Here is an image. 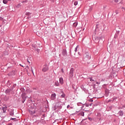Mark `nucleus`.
<instances>
[{
    "label": "nucleus",
    "mask_w": 125,
    "mask_h": 125,
    "mask_svg": "<svg viewBox=\"0 0 125 125\" xmlns=\"http://www.w3.org/2000/svg\"><path fill=\"white\" fill-rule=\"evenodd\" d=\"M48 70V66L47 65L45 64L43 66V68L42 69V72H46Z\"/></svg>",
    "instance_id": "obj_1"
},
{
    "label": "nucleus",
    "mask_w": 125,
    "mask_h": 125,
    "mask_svg": "<svg viewBox=\"0 0 125 125\" xmlns=\"http://www.w3.org/2000/svg\"><path fill=\"white\" fill-rule=\"evenodd\" d=\"M69 75L71 77H74V68H71L70 70Z\"/></svg>",
    "instance_id": "obj_2"
},
{
    "label": "nucleus",
    "mask_w": 125,
    "mask_h": 125,
    "mask_svg": "<svg viewBox=\"0 0 125 125\" xmlns=\"http://www.w3.org/2000/svg\"><path fill=\"white\" fill-rule=\"evenodd\" d=\"M51 98L52 100H54V99L56 98V94L55 93L52 94L51 95Z\"/></svg>",
    "instance_id": "obj_3"
},
{
    "label": "nucleus",
    "mask_w": 125,
    "mask_h": 125,
    "mask_svg": "<svg viewBox=\"0 0 125 125\" xmlns=\"http://www.w3.org/2000/svg\"><path fill=\"white\" fill-rule=\"evenodd\" d=\"M59 82H60V83L61 84H63V83H64V82H63V78H60L59 79Z\"/></svg>",
    "instance_id": "obj_4"
},
{
    "label": "nucleus",
    "mask_w": 125,
    "mask_h": 125,
    "mask_svg": "<svg viewBox=\"0 0 125 125\" xmlns=\"http://www.w3.org/2000/svg\"><path fill=\"white\" fill-rule=\"evenodd\" d=\"M62 55H63V56H66V55H67V51H66V50L63 49L62 50Z\"/></svg>",
    "instance_id": "obj_5"
},
{
    "label": "nucleus",
    "mask_w": 125,
    "mask_h": 125,
    "mask_svg": "<svg viewBox=\"0 0 125 125\" xmlns=\"http://www.w3.org/2000/svg\"><path fill=\"white\" fill-rule=\"evenodd\" d=\"M10 116H13V115H14V112L13 111V109L11 110V111L10 112Z\"/></svg>",
    "instance_id": "obj_6"
},
{
    "label": "nucleus",
    "mask_w": 125,
    "mask_h": 125,
    "mask_svg": "<svg viewBox=\"0 0 125 125\" xmlns=\"http://www.w3.org/2000/svg\"><path fill=\"white\" fill-rule=\"evenodd\" d=\"M10 1V0H3V2L4 3V4H6L8 1Z\"/></svg>",
    "instance_id": "obj_7"
},
{
    "label": "nucleus",
    "mask_w": 125,
    "mask_h": 125,
    "mask_svg": "<svg viewBox=\"0 0 125 125\" xmlns=\"http://www.w3.org/2000/svg\"><path fill=\"white\" fill-rule=\"evenodd\" d=\"M118 114H119L120 116H124V112L123 111H120Z\"/></svg>",
    "instance_id": "obj_8"
},
{
    "label": "nucleus",
    "mask_w": 125,
    "mask_h": 125,
    "mask_svg": "<svg viewBox=\"0 0 125 125\" xmlns=\"http://www.w3.org/2000/svg\"><path fill=\"white\" fill-rule=\"evenodd\" d=\"M78 25V22H75L73 23V27H77V26Z\"/></svg>",
    "instance_id": "obj_9"
},
{
    "label": "nucleus",
    "mask_w": 125,
    "mask_h": 125,
    "mask_svg": "<svg viewBox=\"0 0 125 125\" xmlns=\"http://www.w3.org/2000/svg\"><path fill=\"white\" fill-rule=\"evenodd\" d=\"M55 85H56V86H59V83H58V82H56L55 83Z\"/></svg>",
    "instance_id": "obj_10"
},
{
    "label": "nucleus",
    "mask_w": 125,
    "mask_h": 125,
    "mask_svg": "<svg viewBox=\"0 0 125 125\" xmlns=\"http://www.w3.org/2000/svg\"><path fill=\"white\" fill-rule=\"evenodd\" d=\"M7 108V107H3L2 109H3V112H4V113H5Z\"/></svg>",
    "instance_id": "obj_11"
},
{
    "label": "nucleus",
    "mask_w": 125,
    "mask_h": 125,
    "mask_svg": "<svg viewBox=\"0 0 125 125\" xmlns=\"http://www.w3.org/2000/svg\"><path fill=\"white\" fill-rule=\"evenodd\" d=\"M79 47V46H77V47L75 48V52H77V51L78 50V48Z\"/></svg>",
    "instance_id": "obj_12"
},
{
    "label": "nucleus",
    "mask_w": 125,
    "mask_h": 125,
    "mask_svg": "<svg viewBox=\"0 0 125 125\" xmlns=\"http://www.w3.org/2000/svg\"><path fill=\"white\" fill-rule=\"evenodd\" d=\"M61 97L62 98H64V97H65V94H62V95H61Z\"/></svg>",
    "instance_id": "obj_13"
},
{
    "label": "nucleus",
    "mask_w": 125,
    "mask_h": 125,
    "mask_svg": "<svg viewBox=\"0 0 125 125\" xmlns=\"http://www.w3.org/2000/svg\"><path fill=\"white\" fill-rule=\"evenodd\" d=\"M74 4V5H78V1H75Z\"/></svg>",
    "instance_id": "obj_14"
},
{
    "label": "nucleus",
    "mask_w": 125,
    "mask_h": 125,
    "mask_svg": "<svg viewBox=\"0 0 125 125\" xmlns=\"http://www.w3.org/2000/svg\"><path fill=\"white\" fill-rule=\"evenodd\" d=\"M89 80L90 82H94V80H93L92 78H89Z\"/></svg>",
    "instance_id": "obj_15"
},
{
    "label": "nucleus",
    "mask_w": 125,
    "mask_h": 125,
    "mask_svg": "<svg viewBox=\"0 0 125 125\" xmlns=\"http://www.w3.org/2000/svg\"><path fill=\"white\" fill-rule=\"evenodd\" d=\"M20 6H21L20 4H18V5L17 6V7H18V8H19Z\"/></svg>",
    "instance_id": "obj_16"
},
{
    "label": "nucleus",
    "mask_w": 125,
    "mask_h": 125,
    "mask_svg": "<svg viewBox=\"0 0 125 125\" xmlns=\"http://www.w3.org/2000/svg\"><path fill=\"white\" fill-rule=\"evenodd\" d=\"M81 115H82L83 117V116H84V113H83V112H82L81 113Z\"/></svg>",
    "instance_id": "obj_17"
},
{
    "label": "nucleus",
    "mask_w": 125,
    "mask_h": 125,
    "mask_svg": "<svg viewBox=\"0 0 125 125\" xmlns=\"http://www.w3.org/2000/svg\"><path fill=\"white\" fill-rule=\"evenodd\" d=\"M31 71L33 73V75L35 76V74H34V71H33V68L32 67H31Z\"/></svg>",
    "instance_id": "obj_18"
},
{
    "label": "nucleus",
    "mask_w": 125,
    "mask_h": 125,
    "mask_svg": "<svg viewBox=\"0 0 125 125\" xmlns=\"http://www.w3.org/2000/svg\"><path fill=\"white\" fill-rule=\"evenodd\" d=\"M89 101H90V102H93V100L90 99V100H89Z\"/></svg>",
    "instance_id": "obj_19"
},
{
    "label": "nucleus",
    "mask_w": 125,
    "mask_h": 125,
    "mask_svg": "<svg viewBox=\"0 0 125 125\" xmlns=\"http://www.w3.org/2000/svg\"><path fill=\"white\" fill-rule=\"evenodd\" d=\"M67 109L69 108H70V105H68L67 106Z\"/></svg>",
    "instance_id": "obj_20"
},
{
    "label": "nucleus",
    "mask_w": 125,
    "mask_h": 125,
    "mask_svg": "<svg viewBox=\"0 0 125 125\" xmlns=\"http://www.w3.org/2000/svg\"><path fill=\"white\" fill-rule=\"evenodd\" d=\"M119 1V0H115V2H118Z\"/></svg>",
    "instance_id": "obj_21"
},
{
    "label": "nucleus",
    "mask_w": 125,
    "mask_h": 125,
    "mask_svg": "<svg viewBox=\"0 0 125 125\" xmlns=\"http://www.w3.org/2000/svg\"><path fill=\"white\" fill-rule=\"evenodd\" d=\"M61 71H62V73H64V70H63V68L62 69Z\"/></svg>",
    "instance_id": "obj_22"
},
{
    "label": "nucleus",
    "mask_w": 125,
    "mask_h": 125,
    "mask_svg": "<svg viewBox=\"0 0 125 125\" xmlns=\"http://www.w3.org/2000/svg\"><path fill=\"white\" fill-rule=\"evenodd\" d=\"M32 47H36V45H33V44H32Z\"/></svg>",
    "instance_id": "obj_23"
},
{
    "label": "nucleus",
    "mask_w": 125,
    "mask_h": 125,
    "mask_svg": "<svg viewBox=\"0 0 125 125\" xmlns=\"http://www.w3.org/2000/svg\"><path fill=\"white\" fill-rule=\"evenodd\" d=\"M3 20L2 18H1V17H0V20L1 21V20Z\"/></svg>",
    "instance_id": "obj_24"
},
{
    "label": "nucleus",
    "mask_w": 125,
    "mask_h": 125,
    "mask_svg": "<svg viewBox=\"0 0 125 125\" xmlns=\"http://www.w3.org/2000/svg\"><path fill=\"white\" fill-rule=\"evenodd\" d=\"M89 106H92V103L90 104H89Z\"/></svg>",
    "instance_id": "obj_25"
},
{
    "label": "nucleus",
    "mask_w": 125,
    "mask_h": 125,
    "mask_svg": "<svg viewBox=\"0 0 125 125\" xmlns=\"http://www.w3.org/2000/svg\"><path fill=\"white\" fill-rule=\"evenodd\" d=\"M8 125H12V124L10 123V124H8Z\"/></svg>",
    "instance_id": "obj_26"
},
{
    "label": "nucleus",
    "mask_w": 125,
    "mask_h": 125,
    "mask_svg": "<svg viewBox=\"0 0 125 125\" xmlns=\"http://www.w3.org/2000/svg\"><path fill=\"white\" fill-rule=\"evenodd\" d=\"M11 120H12V121H13V120H15V119H14V118H12V119H11Z\"/></svg>",
    "instance_id": "obj_27"
},
{
    "label": "nucleus",
    "mask_w": 125,
    "mask_h": 125,
    "mask_svg": "<svg viewBox=\"0 0 125 125\" xmlns=\"http://www.w3.org/2000/svg\"><path fill=\"white\" fill-rule=\"evenodd\" d=\"M26 68H27V69H29V66H26Z\"/></svg>",
    "instance_id": "obj_28"
},
{
    "label": "nucleus",
    "mask_w": 125,
    "mask_h": 125,
    "mask_svg": "<svg viewBox=\"0 0 125 125\" xmlns=\"http://www.w3.org/2000/svg\"><path fill=\"white\" fill-rule=\"evenodd\" d=\"M27 62H28V63H30V62H29V60H27Z\"/></svg>",
    "instance_id": "obj_29"
},
{
    "label": "nucleus",
    "mask_w": 125,
    "mask_h": 125,
    "mask_svg": "<svg viewBox=\"0 0 125 125\" xmlns=\"http://www.w3.org/2000/svg\"><path fill=\"white\" fill-rule=\"evenodd\" d=\"M23 95H25V94H22V96H23Z\"/></svg>",
    "instance_id": "obj_30"
}]
</instances>
